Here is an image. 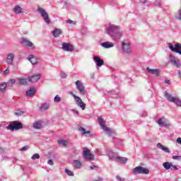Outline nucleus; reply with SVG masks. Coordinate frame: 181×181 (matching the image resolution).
<instances>
[{
	"mask_svg": "<svg viewBox=\"0 0 181 181\" xmlns=\"http://www.w3.org/2000/svg\"><path fill=\"white\" fill-rule=\"evenodd\" d=\"M165 84H170V81L168 80V79H165Z\"/></svg>",
	"mask_w": 181,
	"mask_h": 181,
	"instance_id": "55",
	"label": "nucleus"
},
{
	"mask_svg": "<svg viewBox=\"0 0 181 181\" xmlns=\"http://www.w3.org/2000/svg\"><path fill=\"white\" fill-rule=\"evenodd\" d=\"M28 149H29V146H24L23 148H21L20 149V151H21V152H25V151H28Z\"/></svg>",
	"mask_w": 181,
	"mask_h": 181,
	"instance_id": "42",
	"label": "nucleus"
},
{
	"mask_svg": "<svg viewBox=\"0 0 181 181\" xmlns=\"http://www.w3.org/2000/svg\"><path fill=\"white\" fill-rule=\"evenodd\" d=\"M65 173L68 176H74V173H73V171L69 169H65Z\"/></svg>",
	"mask_w": 181,
	"mask_h": 181,
	"instance_id": "38",
	"label": "nucleus"
},
{
	"mask_svg": "<svg viewBox=\"0 0 181 181\" xmlns=\"http://www.w3.org/2000/svg\"><path fill=\"white\" fill-rule=\"evenodd\" d=\"M169 59H170V63L173 66H175V67H177V69H179V67H181L180 61L176 59V58L175 57H173V55L172 54H170L169 55Z\"/></svg>",
	"mask_w": 181,
	"mask_h": 181,
	"instance_id": "12",
	"label": "nucleus"
},
{
	"mask_svg": "<svg viewBox=\"0 0 181 181\" xmlns=\"http://www.w3.org/2000/svg\"><path fill=\"white\" fill-rule=\"evenodd\" d=\"M54 103H60L62 101V98L59 96V95H57L54 98Z\"/></svg>",
	"mask_w": 181,
	"mask_h": 181,
	"instance_id": "39",
	"label": "nucleus"
},
{
	"mask_svg": "<svg viewBox=\"0 0 181 181\" xmlns=\"http://www.w3.org/2000/svg\"><path fill=\"white\" fill-rule=\"evenodd\" d=\"M6 90V83L4 82L0 84V93H4Z\"/></svg>",
	"mask_w": 181,
	"mask_h": 181,
	"instance_id": "35",
	"label": "nucleus"
},
{
	"mask_svg": "<svg viewBox=\"0 0 181 181\" xmlns=\"http://www.w3.org/2000/svg\"><path fill=\"white\" fill-rule=\"evenodd\" d=\"M168 47L171 50V52H174V53H178V54L181 55V44L180 43H176L174 47L172 45V43L169 42ZM175 47H180V49H175Z\"/></svg>",
	"mask_w": 181,
	"mask_h": 181,
	"instance_id": "11",
	"label": "nucleus"
},
{
	"mask_svg": "<svg viewBox=\"0 0 181 181\" xmlns=\"http://www.w3.org/2000/svg\"><path fill=\"white\" fill-rule=\"evenodd\" d=\"M156 6H159L160 8H162V4H160V1H156L155 3Z\"/></svg>",
	"mask_w": 181,
	"mask_h": 181,
	"instance_id": "46",
	"label": "nucleus"
},
{
	"mask_svg": "<svg viewBox=\"0 0 181 181\" xmlns=\"http://www.w3.org/2000/svg\"><path fill=\"white\" fill-rule=\"evenodd\" d=\"M62 49L64 52H69L71 53L74 52V45L69 44L68 42H63Z\"/></svg>",
	"mask_w": 181,
	"mask_h": 181,
	"instance_id": "10",
	"label": "nucleus"
},
{
	"mask_svg": "<svg viewBox=\"0 0 181 181\" xmlns=\"http://www.w3.org/2000/svg\"><path fill=\"white\" fill-rule=\"evenodd\" d=\"M74 168H76V169H81L83 164L81 163V161L78 160H74Z\"/></svg>",
	"mask_w": 181,
	"mask_h": 181,
	"instance_id": "30",
	"label": "nucleus"
},
{
	"mask_svg": "<svg viewBox=\"0 0 181 181\" xmlns=\"http://www.w3.org/2000/svg\"><path fill=\"white\" fill-rule=\"evenodd\" d=\"M5 75L9 74V69H6L4 71Z\"/></svg>",
	"mask_w": 181,
	"mask_h": 181,
	"instance_id": "52",
	"label": "nucleus"
},
{
	"mask_svg": "<svg viewBox=\"0 0 181 181\" xmlns=\"http://www.w3.org/2000/svg\"><path fill=\"white\" fill-rule=\"evenodd\" d=\"M33 128H35V129H40L42 128V122H40V120H39V121L34 122Z\"/></svg>",
	"mask_w": 181,
	"mask_h": 181,
	"instance_id": "32",
	"label": "nucleus"
},
{
	"mask_svg": "<svg viewBox=\"0 0 181 181\" xmlns=\"http://www.w3.org/2000/svg\"><path fill=\"white\" fill-rule=\"evenodd\" d=\"M164 97L169 101L170 103H173L177 105V107H181V100L180 98L173 96L171 94H169L168 91L164 92Z\"/></svg>",
	"mask_w": 181,
	"mask_h": 181,
	"instance_id": "2",
	"label": "nucleus"
},
{
	"mask_svg": "<svg viewBox=\"0 0 181 181\" xmlns=\"http://www.w3.org/2000/svg\"><path fill=\"white\" fill-rule=\"evenodd\" d=\"M118 181H125V179L123 177H121L120 176H117L116 177Z\"/></svg>",
	"mask_w": 181,
	"mask_h": 181,
	"instance_id": "51",
	"label": "nucleus"
},
{
	"mask_svg": "<svg viewBox=\"0 0 181 181\" xmlns=\"http://www.w3.org/2000/svg\"><path fill=\"white\" fill-rule=\"evenodd\" d=\"M14 160H15V161H16V158H14Z\"/></svg>",
	"mask_w": 181,
	"mask_h": 181,
	"instance_id": "57",
	"label": "nucleus"
},
{
	"mask_svg": "<svg viewBox=\"0 0 181 181\" xmlns=\"http://www.w3.org/2000/svg\"><path fill=\"white\" fill-rule=\"evenodd\" d=\"M31 159L33 160H36V159H40V155H39V153H35L32 156Z\"/></svg>",
	"mask_w": 181,
	"mask_h": 181,
	"instance_id": "37",
	"label": "nucleus"
},
{
	"mask_svg": "<svg viewBox=\"0 0 181 181\" xmlns=\"http://www.w3.org/2000/svg\"><path fill=\"white\" fill-rule=\"evenodd\" d=\"M164 97L169 101L170 103H173L177 105V107H181V100L180 98L173 96L171 94H169L168 91L164 92Z\"/></svg>",
	"mask_w": 181,
	"mask_h": 181,
	"instance_id": "3",
	"label": "nucleus"
},
{
	"mask_svg": "<svg viewBox=\"0 0 181 181\" xmlns=\"http://www.w3.org/2000/svg\"><path fill=\"white\" fill-rule=\"evenodd\" d=\"M75 84L81 95H86V94H87V90H86V87L84 86V84H83V82L81 81L80 80L76 81Z\"/></svg>",
	"mask_w": 181,
	"mask_h": 181,
	"instance_id": "8",
	"label": "nucleus"
},
{
	"mask_svg": "<svg viewBox=\"0 0 181 181\" xmlns=\"http://www.w3.org/2000/svg\"><path fill=\"white\" fill-rule=\"evenodd\" d=\"M146 2V1L144 0V1H143V4H145Z\"/></svg>",
	"mask_w": 181,
	"mask_h": 181,
	"instance_id": "56",
	"label": "nucleus"
},
{
	"mask_svg": "<svg viewBox=\"0 0 181 181\" xmlns=\"http://www.w3.org/2000/svg\"><path fill=\"white\" fill-rule=\"evenodd\" d=\"M105 33H107L114 42H119L122 38V36H124V31L121 30V28L114 24L105 25Z\"/></svg>",
	"mask_w": 181,
	"mask_h": 181,
	"instance_id": "1",
	"label": "nucleus"
},
{
	"mask_svg": "<svg viewBox=\"0 0 181 181\" xmlns=\"http://www.w3.org/2000/svg\"><path fill=\"white\" fill-rule=\"evenodd\" d=\"M177 169H179V168H177V166L173 165V163L171 164V168H170L171 170H177Z\"/></svg>",
	"mask_w": 181,
	"mask_h": 181,
	"instance_id": "44",
	"label": "nucleus"
},
{
	"mask_svg": "<svg viewBox=\"0 0 181 181\" xmlns=\"http://www.w3.org/2000/svg\"><path fill=\"white\" fill-rule=\"evenodd\" d=\"M122 47L124 53H127L128 54H129V53L132 52V49H131V45L129 44V42H122Z\"/></svg>",
	"mask_w": 181,
	"mask_h": 181,
	"instance_id": "14",
	"label": "nucleus"
},
{
	"mask_svg": "<svg viewBox=\"0 0 181 181\" xmlns=\"http://www.w3.org/2000/svg\"><path fill=\"white\" fill-rule=\"evenodd\" d=\"M173 159L175 160H181V156H175L173 157Z\"/></svg>",
	"mask_w": 181,
	"mask_h": 181,
	"instance_id": "43",
	"label": "nucleus"
},
{
	"mask_svg": "<svg viewBox=\"0 0 181 181\" xmlns=\"http://www.w3.org/2000/svg\"><path fill=\"white\" fill-rule=\"evenodd\" d=\"M42 78V74H37V75H34L33 76H29L28 77V81L30 83H37L39 80Z\"/></svg>",
	"mask_w": 181,
	"mask_h": 181,
	"instance_id": "15",
	"label": "nucleus"
},
{
	"mask_svg": "<svg viewBox=\"0 0 181 181\" xmlns=\"http://www.w3.org/2000/svg\"><path fill=\"white\" fill-rule=\"evenodd\" d=\"M66 23H69V25H76V22L71 21L70 19L66 21Z\"/></svg>",
	"mask_w": 181,
	"mask_h": 181,
	"instance_id": "41",
	"label": "nucleus"
},
{
	"mask_svg": "<svg viewBox=\"0 0 181 181\" xmlns=\"http://www.w3.org/2000/svg\"><path fill=\"white\" fill-rule=\"evenodd\" d=\"M133 173L136 175H148L149 170L142 166H138L134 168Z\"/></svg>",
	"mask_w": 181,
	"mask_h": 181,
	"instance_id": "9",
	"label": "nucleus"
},
{
	"mask_svg": "<svg viewBox=\"0 0 181 181\" xmlns=\"http://www.w3.org/2000/svg\"><path fill=\"white\" fill-rule=\"evenodd\" d=\"M116 159L120 162V163L125 164L127 162H128V158L125 157H116Z\"/></svg>",
	"mask_w": 181,
	"mask_h": 181,
	"instance_id": "34",
	"label": "nucleus"
},
{
	"mask_svg": "<svg viewBox=\"0 0 181 181\" xmlns=\"http://www.w3.org/2000/svg\"><path fill=\"white\" fill-rule=\"evenodd\" d=\"M93 61L95 62L96 67H101V66H104V60L101 59L98 56H95L93 57Z\"/></svg>",
	"mask_w": 181,
	"mask_h": 181,
	"instance_id": "19",
	"label": "nucleus"
},
{
	"mask_svg": "<svg viewBox=\"0 0 181 181\" xmlns=\"http://www.w3.org/2000/svg\"><path fill=\"white\" fill-rule=\"evenodd\" d=\"M16 81H18V84H20L21 86H26L29 82V78H17Z\"/></svg>",
	"mask_w": 181,
	"mask_h": 181,
	"instance_id": "20",
	"label": "nucleus"
},
{
	"mask_svg": "<svg viewBox=\"0 0 181 181\" xmlns=\"http://www.w3.org/2000/svg\"><path fill=\"white\" fill-rule=\"evenodd\" d=\"M48 165H50V166H53L54 165V163H53V160H49L47 161Z\"/></svg>",
	"mask_w": 181,
	"mask_h": 181,
	"instance_id": "50",
	"label": "nucleus"
},
{
	"mask_svg": "<svg viewBox=\"0 0 181 181\" xmlns=\"http://www.w3.org/2000/svg\"><path fill=\"white\" fill-rule=\"evenodd\" d=\"M69 94H70L71 95H72V97H74V98L75 100H77L78 97H79V96L76 95L73 92H70Z\"/></svg>",
	"mask_w": 181,
	"mask_h": 181,
	"instance_id": "48",
	"label": "nucleus"
},
{
	"mask_svg": "<svg viewBox=\"0 0 181 181\" xmlns=\"http://www.w3.org/2000/svg\"><path fill=\"white\" fill-rule=\"evenodd\" d=\"M23 114H25V112H23V110H17L16 112H15V115H18V117L21 116V115H23Z\"/></svg>",
	"mask_w": 181,
	"mask_h": 181,
	"instance_id": "40",
	"label": "nucleus"
},
{
	"mask_svg": "<svg viewBox=\"0 0 181 181\" xmlns=\"http://www.w3.org/2000/svg\"><path fill=\"white\" fill-rule=\"evenodd\" d=\"M61 77H62V78H66L67 77V74H66V73H64V72H62Z\"/></svg>",
	"mask_w": 181,
	"mask_h": 181,
	"instance_id": "49",
	"label": "nucleus"
},
{
	"mask_svg": "<svg viewBox=\"0 0 181 181\" xmlns=\"http://www.w3.org/2000/svg\"><path fill=\"white\" fill-rule=\"evenodd\" d=\"M15 83H16V80H15V79H11V80L8 82V84H11V86H13V84H15Z\"/></svg>",
	"mask_w": 181,
	"mask_h": 181,
	"instance_id": "45",
	"label": "nucleus"
},
{
	"mask_svg": "<svg viewBox=\"0 0 181 181\" xmlns=\"http://www.w3.org/2000/svg\"><path fill=\"white\" fill-rule=\"evenodd\" d=\"M163 168H164V169L165 170H169V169H170L172 168V163L170 162H165L163 163Z\"/></svg>",
	"mask_w": 181,
	"mask_h": 181,
	"instance_id": "31",
	"label": "nucleus"
},
{
	"mask_svg": "<svg viewBox=\"0 0 181 181\" xmlns=\"http://www.w3.org/2000/svg\"><path fill=\"white\" fill-rule=\"evenodd\" d=\"M83 158L87 160H94V154H91L90 150L86 148L83 150Z\"/></svg>",
	"mask_w": 181,
	"mask_h": 181,
	"instance_id": "13",
	"label": "nucleus"
},
{
	"mask_svg": "<svg viewBox=\"0 0 181 181\" xmlns=\"http://www.w3.org/2000/svg\"><path fill=\"white\" fill-rule=\"evenodd\" d=\"M28 59L30 63H32V64H36L37 63V58H36L33 54L29 55Z\"/></svg>",
	"mask_w": 181,
	"mask_h": 181,
	"instance_id": "29",
	"label": "nucleus"
},
{
	"mask_svg": "<svg viewBox=\"0 0 181 181\" xmlns=\"http://www.w3.org/2000/svg\"><path fill=\"white\" fill-rule=\"evenodd\" d=\"M107 156H109V158L112 160H115V159H117V157H115V153L113 151H109L107 152Z\"/></svg>",
	"mask_w": 181,
	"mask_h": 181,
	"instance_id": "33",
	"label": "nucleus"
},
{
	"mask_svg": "<svg viewBox=\"0 0 181 181\" xmlns=\"http://www.w3.org/2000/svg\"><path fill=\"white\" fill-rule=\"evenodd\" d=\"M98 121H99V125H100V128H102V129L105 132H106L108 136H111L112 135V131H111V129L105 126V122L104 121V119L103 117H98Z\"/></svg>",
	"mask_w": 181,
	"mask_h": 181,
	"instance_id": "6",
	"label": "nucleus"
},
{
	"mask_svg": "<svg viewBox=\"0 0 181 181\" xmlns=\"http://www.w3.org/2000/svg\"><path fill=\"white\" fill-rule=\"evenodd\" d=\"M36 93V88H30V90H28L26 92L27 97H33V95Z\"/></svg>",
	"mask_w": 181,
	"mask_h": 181,
	"instance_id": "27",
	"label": "nucleus"
},
{
	"mask_svg": "<svg viewBox=\"0 0 181 181\" xmlns=\"http://www.w3.org/2000/svg\"><path fill=\"white\" fill-rule=\"evenodd\" d=\"M78 130L80 131V132H82L83 135H85L86 136H87V135L91 136V132L90 131L86 132V129L83 127H79Z\"/></svg>",
	"mask_w": 181,
	"mask_h": 181,
	"instance_id": "28",
	"label": "nucleus"
},
{
	"mask_svg": "<svg viewBox=\"0 0 181 181\" xmlns=\"http://www.w3.org/2000/svg\"><path fill=\"white\" fill-rule=\"evenodd\" d=\"M13 59H15V54L10 53L7 55L6 63L9 66H13Z\"/></svg>",
	"mask_w": 181,
	"mask_h": 181,
	"instance_id": "17",
	"label": "nucleus"
},
{
	"mask_svg": "<svg viewBox=\"0 0 181 181\" xmlns=\"http://www.w3.org/2000/svg\"><path fill=\"white\" fill-rule=\"evenodd\" d=\"M37 12L40 13L45 23H47V25H50V18H49V13H47V11L42 7H38Z\"/></svg>",
	"mask_w": 181,
	"mask_h": 181,
	"instance_id": "4",
	"label": "nucleus"
},
{
	"mask_svg": "<svg viewBox=\"0 0 181 181\" xmlns=\"http://www.w3.org/2000/svg\"><path fill=\"white\" fill-rule=\"evenodd\" d=\"M49 107H50V104L47 103H42L40 106V110H41L42 112L47 111V109L49 108Z\"/></svg>",
	"mask_w": 181,
	"mask_h": 181,
	"instance_id": "26",
	"label": "nucleus"
},
{
	"mask_svg": "<svg viewBox=\"0 0 181 181\" xmlns=\"http://www.w3.org/2000/svg\"><path fill=\"white\" fill-rule=\"evenodd\" d=\"M157 148H158V149H161L162 151L165 152V153H170V150H169L168 147H165L163 145H162V144L160 143H158L157 144Z\"/></svg>",
	"mask_w": 181,
	"mask_h": 181,
	"instance_id": "24",
	"label": "nucleus"
},
{
	"mask_svg": "<svg viewBox=\"0 0 181 181\" xmlns=\"http://www.w3.org/2000/svg\"><path fill=\"white\" fill-rule=\"evenodd\" d=\"M178 21H181V9L178 11V16L177 17Z\"/></svg>",
	"mask_w": 181,
	"mask_h": 181,
	"instance_id": "47",
	"label": "nucleus"
},
{
	"mask_svg": "<svg viewBox=\"0 0 181 181\" xmlns=\"http://www.w3.org/2000/svg\"><path fill=\"white\" fill-rule=\"evenodd\" d=\"M96 168H97V166H95V165H91L90 167V169H91V170H95V169H96Z\"/></svg>",
	"mask_w": 181,
	"mask_h": 181,
	"instance_id": "54",
	"label": "nucleus"
},
{
	"mask_svg": "<svg viewBox=\"0 0 181 181\" xmlns=\"http://www.w3.org/2000/svg\"><path fill=\"white\" fill-rule=\"evenodd\" d=\"M58 144L62 146H67V141L64 139L58 140Z\"/></svg>",
	"mask_w": 181,
	"mask_h": 181,
	"instance_id": "36",
	"label": "nucleus"
},
{
	"mask_svg": "<svg viewBox=\"0 0 181 181\" xmlns=\"http://www.w3.org/2000/svg\"><path fill=\"white\" fill-rule=\"evenodd\" d=\"M146 70L149 74H153L154 76H159V73H160V71L159 69H152L149 67L146 68Z\"/></svg>",
	"mask_w": 181,
	"mask_h": 181,
	"instance_id": "22",
	"label": "nucleus"
},
{
	"mask_svg": "<svg viewBox=\"0 0 181 181\" xmlns=\"http://www.w3.org/2000/svg\"><path fill=\"white\" fill-rule=\"evenodd\" d=\"M101 46L105 49H111V47H114V43L111 42H105L101 44Z\"/></svg>",
	"mask_w": 181,
	"mask_h": 181,
	"instance_id": "25",
	"label": "nucleus"
},
{
	"mask_svg": "<svg viewBox=\"0 0 181 181\" xmlns=\"http://www.w3.org/2000/svg\"><path fill=\"white\" fill-rule=\"evenodd\" d=\"M62 33V29L59 28H55L53 31H52V35L54 36V37H59Z\"/></svg>",
	"mask_w": 181,
	"mask_h": 181,
	"instance_id": "23",
	"label": "nucleus"
},
{
	"mask_svg": "<svg viewBox=\"0 0 181 181\" xmlns=\"http://www.w3.org/2000/svg\"><path fill=\"white\" fill-rule=\"evenodd\" d=\"M157 124H158L159 127H169V123L168 122V120L165 119V117L158 119Z\"/></svg>",
	"mask_w": 181,
	"mask_h": 181,
	"instance_id": "18",
	"label": "nucleus"
},
{
	"mask_svg": "<svg viewBox=\"0 0 181 181\" xmlns=\"http://www.w3.org/2000/svg\"><path fill=\"white\" fill-rule=\"evenodd\" d=\"M13 12H14L16 15H19V13H23V8H22L21 6L17 5L15 6L14 8H13Z\"/></svg>",
	"mask_w": 181,
	"mask_h": 181,
	"instance_id": "21",
	"label": "nucleus"
},
{
	"mask_svg": "<svg viewBox=\"0 0 181 181\" xmlns=\"http://www.w3.org/2000/svg\"><path fill=\"white\" fill-rule=\"evenodd\" d=\"M75 102H76V105H78V107L81 108V110H83V111H84V110H86V103H84V102H83V100H81V98L78 97L77 99L75 100Z\"/></svg>",
	"mask_w": 181,
	"mask_h": 181,
	"instance_id": "16",
	"label": "nucleus"
},
{
	"mask_svg": "<svg viewBox=\"0 0 181 181\" xmlns=\"http://www.w3.org/2000/svg\"><path fill=\"white\" fill-rule=\"evenodd\" d=\"M72 112H75V114H76V115H79V114H80V113L78 112V110H74V109L72 110Z\"/></svg>",
	"mask_w": 181,
	"mask_h": 181,
	"instance_id": "53",
	"label": "nucleus"
},
{
	"mask_svg": "<svg viewBox=\"0 0 181 181\" xmlns=\"http://www.w3.org/2000/svg\"><path fill=\"white\" fill-rule=\"evenodd\" d=\"M22 128H23V124L18 121H13L11 124L6 127V129L9 131H18V129H22Z\"/></svg>",
	"mask_w": 181,
	"mask_h": 181,
	"instance_id": "5",
	"label": "nucleus"
},
{
	"mask_svg": "<svg viewBox=\"0 0 181 181\" xmlns=\"http://www.w3.org/2000/svg\"><path fill=\"white\" fill-rule=\"evenodd\" d=\"M20 43L23 45V46H25V47H28V49H31V50H35V44H33L32 42L28 40V38L23 37L20 40Z\"/></svg>",
	"mask_w": 181,
	"mask_h": 181,
	"instance_id": "7",
	"label": "nucleus"
}]
</instances>
